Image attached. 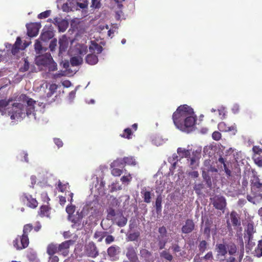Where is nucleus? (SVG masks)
<instances>
[{"label": "nucleus", "instance_id": "obj_1", "mask_svg": "<svg viewBox=\"0 0 262 262\" xmlns=\"http://www.w3.org/2000/svg\"><path fill=\"white\" fill-rule=\"evenodd\" d=\"M172 120L177 128L189 133L194 130L197 118L193 109L183 104L179 106L173 113Z\"/></svg>", "mask_w": 262, "mask_h": 262}, {"label": "nucleus", "instance_id": "obj_2", "mask_svg": "<svg viewBox=\"0 0 262 262\" xmlns=\"http://www.w3.org/2000/svg\"><path fill=\"white\" fill-rule=\"evenodd\" d=\"M16 101L26 103L28 104V108L26 110V114L28 117H30L31 115H34L35 107L36 101L31 98H29L26 94H21L15 98H9L8 100H0V111L4 112L5 111L6 107L11 102Z\"/></svg>", "mask_w": 262, "mask_h": 262}, {"label": "nucleus", "instance_id": "obj_3", "mask_svg": "<svg viewBox=\"0 0 262 262\" xmlns=\"http://www.w3.org/2000/svg\"><path fill=\"white\" fill-rule=\"evenodd\" d=\"M28 108L27 106L25 110V106L20 102H15L12 105V107L8 111L9 115L12 120L23 118L26 114V110Z\"/></svg>", "mask_w": 262, "mask_h": 262}, {"label": "nucleus", "instance_id": "obj_4", "mask_svg": "<svg viewBox=\"0 0 262 262\" xmlns=\"http://www.w3.org/2000/svg\"><path fill=\"white\" fill-rule=\"evenodd\" d=\"M220 163L223 165L224 170L228 178L236 177V179H238L241 178V169L238 166L235 167L233 171L230 169V163L226 162V161L222 156H220L218 159Z\"/></svg>", "mask_w": 262, "mask_h": 262}, {"label": "nucleus", "instance_id": "obj_5", "mask_svg": "<svg viewBox=\"0 0 262 262\" xmlns=\"http://www.w3.org/2000/svg\"><path fill=\"white\" fill-rule=\"evenodd\" d=\"M251 190L254 197L262 199V182L257 177L251 180Z\"/></svg>", "mask_w": 262, "mask_h": 262}, {"label": "nucleus", "instance_id": "obj_6", "mask_svg": "<svg viewBox=\"0 0 262 262\" xmlns=\"http://www.w3.org/2000/svg\"><path fill=\"white\" fill-rule=\"evenodd\" d=\"M83 217L82 212H79V211H77L76 214L68 215V220L72 223L71 227L77 230L81 227Z\"/></svg>", "mask_w": 262, "mask_h": 262}, {"label": "nucleus", "instance_id": "obj_7", "mask_svg": "<svg viewBox=\"0 0 262 262\" xmlns=\"http://www.w3.org/2000/svg\"><path fill=\"white\" fill-rule=\"evenodd\" d=\"M13 246L17 250H21L26 248L28 246L29 241L28 236L23 234L21 236H18L13 241Z\"/></svg>", "mask_w": 262, "mask_h": 262}, {"label": "nucleus", "instance_id": "obj_8", "mask_svg": "<svg viewBox=\"0 0 262 262\" xmlns=\"http://www.w3.org/2000/svg\"><path fill=\"white\" fill-rule=\"evenodd\" d=\"M84 253L90 257L96 258L99 255V251L94 243L89 242L85 246Z\"/></svg>", "mask_w": 262, "mask_h": 262}, {"label": "nucleus", "instance_id": "obj_9", "mask_svg": "<svg viewBox=\"0 0 262 262\" xmlns=\"http://www.w3.org/2000/svg\"><path fill=\"white\" fill-rule=\"evenodd\" d=\"M212 203L216 209L222 211H224L226 206V199L223 196H215L213 198Z\"/></svg>", "mask_w": 262, "mask_h": 262}, {"label": "nucleus", "instance_id": "obj_10", "mask_svg": "<svg viewBox=\"0 0 262 262\" xmlns=\"http://www.w3.org/2000/svg\"><path fill=\"white\" fill-rule=\"evenodd\" d=\"M252 150L254 152L253 159L255 164L259 167H262V149L258 146H254Z\"/></svg>", "mask_w": 262, "mask_h": 262}, {"label": "nucleus", "instance_id": "obj_11", "mask_svg": "<svg viewBox=\"0 0 262 262\" xmlns=\"http://www.w3.org/2000/svg\"><path fill=\"white\" fill-rule=\"evenodd\" d=\"M52 58L50 53H46L44 55H39L36 57V63L38 66L47 67L48 64L51 63Z\"/></svg>", "mask_w": 262, "mask_h": 262}, {"label": "nucleus", "instance_id": "obj_12", "mask_svg": "<svg viewBox=\"0 0 262 262\" xmlns=\"http://www.w3.org/2000/svg\"><path fill=\"white\" fill-rule=\"evenodd\" d=\"M27 34L30 37L36 36L39 31L40 25L35 23H31L26 25Z\"/></svg>", "mask_w": 262, "mask_h": 262}, {"label": "nucleus", "instance_id": "obj_13", "mask_svg": "<svg viewBox=\"0 0 262 262\" xmlns=\"http://www.w3.org/2000/svg\"><path fill=\"white\" fill-rule=\"evenodd\" d=\"M74 243V241L71 239L62 242L58 246V252H61L64 256H67L69 253L70 246Z\"/></svg>", "mask_w": 262, "mask_h": 262}, {"label": "nucleus", "instance_id": "obj_14", "mask_svg": "<svg viewBox=\"0 0 262 262\" xmlns=\"http://www.w3.org/2000/svg\"><path fill=\"white\" fill-rule=\"evenodd\" d=\"M126 256L130 262L139 261L136 249L133 246H129L126 248Z\"/></svg>", "mask_w": 262, "mask_h": 262}, {"label": "nucleus", "instance_id": "obj_15", "mask_svg": "<svg viewBox=\"0 0 262 262\" xmlns=\"http://www.w3.org/2000/svg\"><path fill=\"white\" fill-rule=\"evenodd\" d=\"M22 200L27 201V206L31 208H35L38 205V202L35 198L28 194H24L22 196Z\"/></svg>", "mask_w": 262, "mask_h": 262}, {"label": "nucleus", "instance_id": "obj_16", "mask_svg": "<svg viewBox=\"0 0 262 262\" xmlns=\"http://www.w3.org/2000/svg\"><path fill=\"white\" fill-rule=\"evenodd\" d=\"M195 224L192 220L187 219L182 227V232L185 234L191 233L194 229Z\"/></svg>", "mask_w": 262, "mask_h": 262}, {"label": "nucleus", "instance_id": "obj_17", "mask_svg": "<svg viewBox=\"0 0 262 262\" xmlns=\"http://www.w3.org/2000/svg\"><path fill=\"white\" fill-rule=\"evenodd\" d=\"M217 128L220 132H232L235 134L236 130L234 126H228L224 122H221L218 124Z\"/></svg>", "mask_w": 262, "mask_h": 262}, {"label": "nucleus", "instance_id": "obj_18", "mask_svg": "<svg viewBox=\"0 0 262 262\" xmlns=\"http://www.w3.org/2000/svg\"><path fill=\"white\" fill-rule=\"evenodd\" d=\"M51 208L48 205H41L38 211V215L41 217H49Z\"/></svg>", "mask_w": 262, "mask_h": 262}, {"label": "nucleus", "instance_id": "obj_19", "mask_svg": "<svg viewBox=\"0 0 262 262\" xmlns=\"http://www.w3.org/2000/svg\"><path fill=\"white\" fill-rule=\"evenodd\" d=\"M112 220H114L116 224L120 227L124 226L126 224L127 221V219L124 217L122 213L120 212H118L116 217L112 219Z\"/></svg>", "mask_w": 262, "mask_h": 262}, {"label": "nucleus", "instance_id": "obj_20", "mask_svg": "<svg viewBox=\"0 0 262 262\" xmlns=\"http://www.w3.org/2000/svg\"><path fill=\"white\" fill-rule=\"evenodd\" d=\"M193 156L191 157L189 159L190 164L189 167L192 169H195L199 166V157H198L196 155H200V153L198 151H195L193 152Z\"/></svg>", "mask_w": 262, "mask_h": 262}, {"label": "nucleus", "instance_id": "obj_21", "mask_svg": "<svg viewBox=\"0 0 262 262\" xmlns=\"http://www.w3.org/2000/svg\"><path fill=\"white\" fill-rule=\"evenodd\" d=\"M215 250L218 256H225L228 253L227 246L224 244H217Z\"/></svg>", "mask_w": 262, "mask_h": 262}, {"label": "nucleus", "instance_id": "obj_22", "mask_svg": "<svg viewBox=\"0 0 262 262\" xmlns=\"http://www.w3.org/2000/svg\"><path fill=\"white\" fill-rule=\"evenodd\" d=\"M216 150V146L212 144L207 145L203 149V152L205 155L209 157H212L214 155Z\"/></svg>", "mask_w": 262, "mask_h": 262}, {"label": "nucleus", "instance_id": "obj_23", "mask_svg": "<svg viewBox=\"0 0 262 262\" xmlns=\"http://www.w3.org/2000/svg\"><path fill=\"white\" fill-rule=\"evenodd\" d=\"M230 220L232 223V225L234 227H237L241 226V221L239 217L238 216L237 213L233 211L230 213Z\"/></svg>", "mask_w": 262, "mask_h": 262}, {"label": "nucleus", "instance_id": "obj_24", "mask_svg": "<svg viewBox=\"0 0 262 262\" xmlns=\"http://www.w3.org/2000/svg\"><path fill=\"white\" fill-rule=\"evenodd\" d=\"M89 50L91 52H96L97 54H100L103 50V48L101 46L98 44L94 41H91V44L89 47Z\"/></svg>", "mask_w": 262, "mask_h": 262}, {"label": "nucleus", "instance_id": "obj_25", "mask_svg": "<svg viewBox=\"0 0 262 262\" xmlns=\"http://www.w3.org/2000/svg\"><path fill=\"white\" fill-rule=\"evenodd\" d=\"M54 36V33L50 30L43 31L40 36V39L43 41H48Z\"/></svg>", "mask_w": 262, "mask_h": 262}, {"label": "nucleus", "instance_id": "obj_26", "mask_svg": "<svg viewBox=\"0 0 262 262\" xmlns=\"http://www.w3.org/2000/svg\"><path fill=\"white\" fill-rule=\"evenodd\" d=\"M255 232L254 229V227L252 224H249L247 226V229L246 230L247 236H245L244 238H247L249 243L253 239V234Z\"/></svg>", "mask_w": 262, "mask_h": 262}, {"label": "nucleus", "instance_id": "obj_27", "mask_svg": "<svg viewBox=\"0 0 262 262\" xmlns=\"http://www.w3.org/2000/svg\"><path fill=\"white\" fill-rule=\"evenodd\" d=\"M86 63L91 65H94L98 61V57L94 54H88L85 58Z\"/></svg>", "mask_w": 262, "mask_h": 262}, {"label": "nucleus", "instance_id": "obj_28", "mask_svg": "<svg viewBox=\"0 0 262 262\" xmlns=\"http://www.w3.org/2000/svg\"><path fill=\"white\" fill-rule=\"evenodd\" d=\"M53 23L58 25L59 30L62 32L66 30L67 27V24L65 21L61 20L57 17L54 19Z\"/></svg>", "mask_w": 262, "mask_h": 262}, {"label": "nucleus", "instance_id": "obj_29", "mask_svg": "<svg viewBox=\"0 0 262 262\" xmlns=\"http://www.w3.org/2000/svg\"><path fill=\"white\" fill-rule=\"evenodd\" d=\"M119 247L116 246H112L107 249V254L110 257H114L119 252Z\"/></svg>", "mask_w": 262, "mask_h": 262}, {"label": "nucleus", "instance_id": "obj_30", "mask_svg": "<svg viewBox=\"0 0 262 262\" xmlns=\"http://www.w3.org/2000/svg\"><path fill=\"white\" fill-rule=\"evenodd\" d=\"M58 252V246L54 244H50L47 247V253L49 255H52Z\"/></svg>", "mask_w": 262, "mask_h": 262}, {"label": "nucleus", "instance_id": "obj_31", "mask_svg": "<svg viewBox=\"0 0 262 262\" xmlns=\"http://www.w3.org/2000/svg\"><path fill=\"white\" fill-rule=\"evenodd\" d=\"M177 153L181 158H188L190 156L189 150L182 147L177 149Z\"/></svg>", "mask_w": 262, "mask_h": 262}, {"label": "nucleus", "instance_id": "obj_32", "mask_svg": "<svg viewBox=\"0 0 262 262\" xmlns=\"http://www.w3.org/2000/svg\"><path fill=\"white\" fill-rule=\"evenodd\" d=\"M157 239L159 249H163L168 242L167 236H158Z\"/></svg>", "mask_w": 262, "mask_h": 262}, {"label": "nucleus", "instance_id": "obj_33", "mask_svg": "<svg viewBox=\"0 0 262 262\" xmlns=\"http://www.w3.org/2000/svg\"><path fill=\"white\" fill-rule=\"evenodd\" d=\"M124 160L123 158H118L114 161L111 165V167H118L123 169L125 166Z\"/></svg>", "mask_w": 262, "mask_h": 262}, {"label": "nucleus", "instance_id": "obj_34", "mask_svg": "<svg viewBox=\"0 0 262 262\" xmlns=\"http://www.w3.org/2000/svg\"><path fill=\"white\" fill-rule=\"evenodd\" d=\"M160 256L164 259L169 261H172L173 259V256L167 250H163L160 253Z\"/></svg>", "mask_w": 262, "mask_h": 262}, {"label": "nucleus", "instance_id": "obj_35", "mask_svg": "<svg viewBox=\"0 0 262 262\" xmlns=\"http://www.w3.org/2000/svg\"><path fill=\"white\" fill-rule=\"evenodd\" d=\"M70 62L72 66H77L82 62V58L80 57L74 56L71 58Z\"/></svg>", "mask_w": 262, "mask_h": 262}, {"label": "nucleus", "instance_id": "obj_36", "mask_svg": "<svg viewBox=\"0 0 262 262\" xmlns=\"http://www.w3.org/2000/svg\"><path fill=\"white\" fill-rule=\"evenodd\" d=\"M227 251L230 255H234L237 251L236 246L234 243H230L227 245Z\"/></svg>", "mask_w": 262, "mask_h": 262}, {"label": "nucleus", "instance_id": "obj_37", "mask_svg": "<svg viewBox=\"0 0 262 262\" xmlns=\"http://www.w3.org/2000/svg\"><path fill=\"white\" fill-rule=\"evenodd\" d=\"M162 198L161 195H159L156 200V208L157 212L158 213L159 212H161L162 210Z\"/></svg>", "mask_w": 262, "mask_h": 262}, {"label": "nucleus", "instance_id": "obj_38", "mask_svg": "<svg viewBox=\"0 0 262 262\" xmlns=\"http://www.w3.org/2000/svg\"><path fill=\"white\" fill-rule=\"evenodd\" d=\"M132 134L133 133L131 130V129L129 128H126L124 129L123 133L120 135V136L124 138L130 139L132 138Z\"/></svg>", "mask_w": 262, "mask_h": 262}, {"label": "nucleus", "instance_id": "obj_39", "mask_svg": "<svg viewBox=\"0 0 262 262\" xmlns=\"http://www.w3.org/2000/svg\"><path fill=\"white\" fill-rule=\"evenodd\" d=\"M106 232L96 231L94 235L95 238H98V242H101L106 235Z\"/></svg>", "mask_w": 262, "mask_h": 262}, {"label": "nucleus", "instance_id": "obj_40", "mask_svg": "<svg viewBox=\"0 0 262 262\" xmlns=\"http://www.w3.org/2000/svg\"><path fill=\"white\" fill-rule=\"evenodd\" d=\"M144 202L149 203L151 202V193L149 191H142Z\"/></svg>", "mask_w": 262, "mask_h": 262}, {"label": "nucleus", "instance_id": "obj_41", "mask_svg": "<svg viewBox=\"0 0 262 262\" xmlns=\"http://www.w3.org/2000/svg\"><path fill=\"white\" fill-rule=\"evenodd\" d=\"M111 173L114 176L119 177L123 172V170L118 167H111Z\"/></svg>", "mask_w": 262, "mask_h": 262}, {"label": "nucleus", "instance_id": "obj_42", "mask_svg": "<svg viewBox=\"0 0 262 262\" xmlns=\"http://www.w3.org/2000/svg\"><path fill=\"white\" fill-rule=\"evenodd\" d=\"M125 165H135L136 162L133 157H126L124 158Z\"/></svg>", "mask_w": 262, "mask_h": 262}, {"label": "nucleus", "instance_id": "obj_43", "mask_svg": "<svg viewBox=\"0 0 262 262\" xmlns=\"http://www.w3.org/2000/svg\"><path fill=\"white\" fill-rule=\"evenodd\" d=\"M59 54L64 52L67 48L68 43L66 41L62 39H59Z\"/></svg>", "mask_w": 262, "mask_h": 262}, {"label": "nucleus", "instance_id": "obj_44", "mask_svg": "<svg viewBox=\"0 0 262 262\" xmlns=\"http://www.w3.org/2000/svg\"><path fill=\"white\" fill-rule=\"evenodd\" d=\"M207 246L208 243L206 241L203 240L201 241L198 246L200 252L201 253L204 252L207 249Z\"/></svg>", "mask_w": 262, "mask_h": 262}, {"label": "nucleus", "instance_id": "obj_45", "mask_svg": "<svg viewBox=\"0 0 262 262\" xmlns=\"http://www.w3.org/2000/svg\"><path fill=\"white\" fill-rule=\"evenodd\" d=\"M33 228V227L31 224L25 225L24 226L23 234L28 236L29 233L32 230Z\"/></svg>", "mask_w": 262, "mask_h": 262}, {"label": "nucleus", "instance_id": "obj_46", "mask_svg": "<svg viewBox=\"0 0 262 262\" xmlns=\"http://www.w3.org/2000/svg\"><path fill=\"white\" fill-rule=\"evenodd\" d=\"M30 67V64L27 58H24V63L23 66L19 68V72H25L29 70Z\"/></svg>", "mask_w": 262, "mask_h": 262}, {"label": "nucleus", "instance_id": "obj_47", "mask_svg": "<svg viewBox=\"0 0 262 262\" xmlns=\"http://www.w3.org/2000/svg\"><path fill=\"white\" fill-rule=\"evenodd\" d=\"M76 207L75 205L71 204L67 206L66 211L68 213V215H71L74 214V213L75 211Z\"/></svg>", "mask_w": 262, "mask_h": 262}, {"label": "nucleus", "instance_id": "obj_48", "mask_svg": "<svg viewBox=\"0 0 262 262\" xmlns=\"http://www.w3.org/2000/svg\"><path fill=\"white\" fill-rule=\"evenodd\" d=\"M58 88L57 85L56 84H52L49 87V92L48 93L47 95L48 97L51 96L57 90Z\"/></svg>", "mask_w": 262, "mask_h": 262}, {"label": "nucleus", "instance_id": "obj_49", "mask_svg": "<svg viewBox=\"0 0 262 262\" xmlns=\"http://www.w3.org/2000/svg\"><path fill=\"white\" fill-rule=\"evenodd\" d=\"M139 235H140V233L138 232L131 233L128 235V238L129 241H134L138 239Z\"/></svg>", "mask_w": 262, "mask_h": 262}, {"label": "nucleus", "instance_id": "obj_50", "mask_svg": "<svg viewBox=\"0 0 262 262\" xmlns=\"http://www.w3.org/2000/svg\"><path fill=\"white\" fill-rule=\"evenodd\" d=\"M47 67H48L49 71H55L57 70V64L54 61L53 59L51 63L48 64Z\"/></svg>", "mask_w": 262, "mask_h": 262}, {"label": "nucleus", "instance_id": "obj_51", "mask_svg": "<svg viewBox=\"0 0 262 262\" xmlns=\"http://www.w3.org/2000/svg\"><path fill=\"white\" fill-rule=\"evenodd\" d=\"M51 14V10H46L43 12L40 13L38 15V18L39 19H43L47 18Z\"/></svg>", "mask_w": 262, "mask_h": 262}, {"label": "nucleus", "instance_id": "obj_52", "mask_svg": "<svg viewBox=\"0 0 262 262\" xmlns=\"http://www.w3.org/2000/svg\"><path fill=\"white\" fill-rule=\"evenodd\" d=\"M212 138L214 140L219 141L222 138V134L218 131H214L212 134Z\"/></svg>", "mask_w": 262, "mask_h": 262}, {"label": "nucleus", "instance_id": "obj_53", "mask_svg": "<svg viewBox=\"0 0 262 262\" xmlns=\"http://www.w3.org/2000/svg\"><path fill=\"white\" fill-rule=\"evenodd\" d=\"M204 186L203 184H196L193 187V189L197 194H200L201 190L203 188Z\"/></svg>", "mask_w": 262, "mask_h": 262}, {"label": "nucleus", "instance_id": "obj_54", "mask_svg": "<svg viewBox=\"0 0 262 262\" xmlns=\"http://www.w3.org/2000/svg\"><path fill=\"white\" fill-rule=\"evenodd\" d=\"M160 235L158 236H167V230L164 226L161 227L158 230Z\"/></svg>", "mask_w": 262, "mask_h": 262}, {"label": "nucleus", "instance_id": "obj_55", "mask_svg": "<svg viewBox=\"0 0 262 262\" xmlns=\"http://www.w3.org/2000/svg\"><path fill=\"white\" fill-rule=\"evenodd\" d=\"M57 46V39L54 38L51 40L49 45V48L51 51L53 52L55 50V47Z\"/></svg>", "mask_w": 262, "mask_h": 262}, {"label": "nucleus", "instance_id": "obj_56", "mask_svg": "<svg viewBox=\"0 0 262 262\" xmlns=\"http://www.w3.org/2000/svg\"><path fill=\"white\" fill-rule=\"evenodd\" d=\"M34 48H35V51L38 52V53H39L42 49V45L41 44V42L38 41V40H36L35 44H34Z\"/></svg>", "mask_w": 262, "mask_h": 262}, {"label": "nucleus", "instance_id": "obj_57", "mask_svg": "<svg viewBox=\"0 0 262 262\" xmlns=\"http://www.w3.org/2000/svg\"><path fill=\"white\" fill-rule=\"evenodd\" d=\"M118 212H116L115 210L111 209L110 210L109 212H108L107 217L108 218H111V220L112 219H114L116 217L117 215L118 214Z\"/></svg>", "mask_w": 262, "mask_h": 262}, {"label": "nucleus", "instance_id": "obj_58", "mask_svg": "<svg viewBox=\"0 0 262 262\" xmlns=\"http://www.w3.org/2000/svg\"><path fill=\"white\" fill-rule=\"evenodd\" d=\"M140 254L142 256L148 257L151 255L150 252L145 249H143L141 250H140Z\"/></svg>", "mask_w": 262, "mask_h": 262}, {"label": "nucleus", "instance_id": "obj_59", "mask_svg": "<svg viewBox=\"0 0 262 262\" xmlns=\"http://www.w3.org/2000/svg\"><path fill=\"white\" fill-rule=\"evenodd\" d=\"M67 188V185L66 184H63L60 181L58 183V190L60 192H63L65 191Z\"/></svg>", "mask_w": 262, "mask_h": 262}, {"label": "nucleus", "instance_id": "obj_60", "mask_svg": "<svg viewBox=\"0 0 262 262\" xmlns=\"http://www.w3.org/2000/svg\"><path fill=\"white\" fill-rule=\"evenodd\" d=\"M131 180L132 177L130 173H129L128 176H124L121 178V181H122V183L130 182L131 181Z\"/></svg>", "mask_w": 262, "mask_h": 262}, {"label": "nucleus", "instance_id": "obj_61", "mask_svg": "<svg viewBox=\"0 0 262 262\" xmlns=\"http://www.w3.org/2000/svg\"><path fill=\"white\" fill-rule=\"evenodd\" d=\"M115 238L113 236L111 235H108L105 238V242L106 244H110L111 243L113 242Z\"/></svg>", "mask_w": 262, "mask_h": 262}, {"label": "nucleus", "instance_id": "obj_62", "mask_svg": "<svg viewBox=\"0 0 262 262\" xmlns=\"http://www.w3.org/2000/svg\"><path fill=\"white\" fill-rule=\"evenodd\" d=\"M170 248L174 253L179 252L181 251V247L179 246L178 244L172 245L171 246Z\"/></svg>", "mask_w": 262, "mask_h": 262}, {"label": "nucleus", "instance_id": "obj_63", "mask_svg": "<svg viewBox=\"0 0 262 262\" xmlns=\"http://www.w3.org/2000/svg\"><path fill=\"white\" fill-rule=\"evenodd\" d=\"M54 142L58 148H60L63 146V142L59 138H54Z\"/></svg>", "mask_w": 262, "mask_h": 262}, {"label": "nucleus", "instance_id": "obj_64", "mask_svg": "<svg viewBox=\"0 0 262 262\" xmlns=\"http://www.w3.org/2000/svg\"><path fill=\"white\" fill-rule=\"evenodd\" d=\"M49 262H58L59 261V258L56 255H50Z\"/></svg>", "mask_w": 262, "mask_h": 262}]
</instances>
